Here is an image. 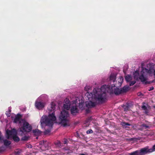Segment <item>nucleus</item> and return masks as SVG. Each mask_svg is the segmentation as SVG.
Returning <instances> with one entry per match:
<instances>
[{"label": "nucleus", "instance_id": "f257e3e1", "mask_svg": "<svg viewBox=\"0 0 155 155\" xmlns=\"http://www.w3.org/2000/svg\"><path fill=\"white\" fill-rule=\"evenodd\" d=\"M106 92L112 93V90H109L105 85H103L101 88H94L93 90V92H87L85 94V96L88 100L86 102L87 107L89 108L95 107L96 104L95 101L104 102L106 99Z\"/></svg>", "mask_w": 155, "mask_h": 155}, {"label": "nucleus", "instance_id": "f03ea898", "mask_svg": "<svg viewBox=\"0 0 155 155\" xmlns=\"http://www.w3.org/2000/svg\"><path fill=\"white\" fill-rule=\"evenodd\" d=\"M55 104L52 102L48 107V110L49 112L52 111V113L49 114L48 116L46 115L43 116L41 118L40 123L42 128L44 127L45 125L46 126H49L50 128L52 127L53 121L56 120L54 111L55 109Z\"/></svg>", "mask_w": 155, "mask_h": 155}, {"label": "nucleus", "instance_id": "7ed1b4c3", "mask_svg": "<svg viewBox=\"0 0 155 155\" xmlns=\"http://www.w3.org/2000/svg\"><path fill=\"white\" fill-rule=\"evenodd\" d=\"M154 66L152 64H149L147 65L146 67L142 68L141 74L139 76V78L141 81L145 84H150V83L146 81V78L144 75L147 74H151L153 72Z\"/></svg>", "mask_w": 155, "mask_h": 155}, {"label": "nucleus", "instance_id": "20e7f679", "mask_svg": "<svg viewBox=\"0 0 155 155\" xmlns=\"http://www.w3.org/2000/svg\"><path fill=\"white\" fill-rule=\"evenodd\" d=\"M69 116V113L67 111L63 110L61 112L59 117V120L64 127L69 126L68 123V120L67 119Z\"/></svg>", "mask_w": 155, "mask_h": 155}, {"label": "nucleus", "instance_id": "39448f33", "mask_svg": "<svg viewBox=\"0 0 155 155\" xmlns=\"http://www.w3.org/2000/svg\"><path fill=\"white\" fill-rule=\"evenodd\" d=\"M22 124V126L20 128V131L24 132H29L31 130L32 127L28 122L24 121Z\"/></svg>", "mask_w": 155, "mask_h": 155}, {"label": "nucleus", "instance_id": "423d86ee", "mask_svg": "<svg viewBox=\"0 0 155 155\" xmlns=\"http://www.w3.org/2000/svg\"><path fill=\"white\" fill-rule=\"evenodd\" d=\"M138 150L139 155H145L147 153L152 152V150L149 148L147 147L142 148L140 150Z\"/></svg>", "mask_w": 155, "mask_h": 155}, {"label": "nucleus", "instance_id": "0eeeda50", "mask_svg": "<svg viewBox=\"0 0 155 155\" xmlns=\"http://www.w3.org/2000/svg\"><path fill=\"white\" fill-rule=\"evenodd\" d=\"M106 85V84H105ZM107 86L108 87V88H109V90H112V92L111 93H109L110 94H112L114 93L115 94L118 95L119 94H122V90L121 89H119V88H115L114 89V91L113 90V88L114 87V85L113 86V84L111 86L110 85H107Z\"/></svg>", "mask_w": 155, "mask_h": 155}, {"label": "nucleus", "instance_id": "6e6552de", "mask_svg": "<svg viewBox=\"0 0 155 155\" xmlns=\"http://www.w3.org/2000/svg\"><path fill=\"white\" fill-rule=\"evenodd\" d=\"M21 115L19 114H18L14 120V122L15 123L19 122L20 125L21 126L25 121L23 119H21Z\"/></svg>", "mask_w": 155, "mask_h": 155}, {"label": "nucleus", "instance_id": "1a4fd4ad", "mask_svg": "<svg viewBox=\"0 0 155 155\" xmlns=\"http://www.w3.org/2000/svg\"><path fill=\"white\" fill-rule=\"evenodd\" d=\"M123 78L121 76L118 79V83H117V82H115V83L114 84V87H118L121 86L123 82Z\"/></svg>", "mask_w": 155, "mask_h": 155}, {"label": "nucleus", "instance_id": "9d476101", "mask_svg": "<svg viewBox=\"0 0 155 155\" xmlns=\"http://www.w3.org/2000/svg\"><path fill=\"white\" fill-rule=\"evenodd\" d=\"M78 110L76 105L71 106V114L73 115H75L78 112Z\"/></svg>", "mask_w": 155, "mask_h": 155}, {"label": "nucleus", "instance_id": "9b49d317", "mask_svg": "<svg viewBox=\"0 0 155 155\" xmlns=\"http://www.w3.org/2000/svg\"><path fill=\"white\" fill-rule=\"evenodd\" d=\"M70 102L68 99H66V101L64 102L63 107L64 109H66L67 110H69L70 108Z\"/></svg>", "mask_w": 155, "mask_h": 155}, {"label": "nucleus", "instance_id": "f8f14e48", "mask_svg": "<svg viewBox=\"0 0 155 155\" xmlns=\"http://www.w3.org/2000/svg\"><path fill=\"white\" fill-rule=\"evenodd\" d=\"M35 106L39 109H41L44 107V105L42 103L38 102H36Z\"/></svg>", "mask_w": 155, "mask_h": 155}, {"label": "nucleus", "instance_id": "ddd939ff", "mask_svg": "<svg viewBox=\"0 0 155 155\" xmlns=\"http://www.w3.org/2000/svg\"><path fill=\"white\" fill-rule=\"evenodd\" d=\"M2 143H3L4 145L6 147H8L10 145V141L4 138L2 140Z\"/></svg>", "mask_w": 155, "mask_h": 155}, {"label": "nucleus", "instance_id": "4468645a", "mask_svg": "<svg viewBox=\"0 0 155 155\" xmlns=\"http://www.w3.org/2000/svg\"><path fill=\"white\" fill-rule=\"evenodd\" d=\"M23 152L22 150L19 149H17L13 153L15 155H21V153Z\"/></svg>", "mask_w": 155, "mask_h": 155}, {"label": "nucleus", "instance_id": "2eb2a0df", "mask_svg": "<svg viewBox=\"0 0 155 155\" xmlns=\"http://www.w3.org/2000/svg\"><path fill=\"white\" fill-rule=\"evenodd\" d=\"M116 76L114 74H111L110 76L109 79L110 81H112L114 83L115 82H117L115 81Z\"/></svg>", "mask_w": 155, "mask_h": 155}, {"label": "nucleus", "instance_id": "dca6fc26", "mask_svg": "<svg viewBox=\"0 0 155 155\" xmlns=\"http://www.w3.org/2000/svg\"><path fill=\"white\" fill-rule=\"evenodd\" d=\"M17 134V132L15 129L14 128L10 130V138L11 137V136L16 135Z\"/></svg>", "mask_w": 155, "mask_h": 155}, {"label": "nucleus", "instance_id": "f3484780", "mask_svg": "<svg viewBox=\"0 0 155 155\" xmlns=\"http://www.w3.org/2000/svg\"><path fill=\"white\" fill-rule=\"evenodd\" d=\"M36 135H39L41 134V132L38 129L33 130L32 131Z\"/></svg>", "mask_w": 155, "mask_h": 155}, {"label": "nucleus", "instance_id": "a211bd4d", "mask_svg": "<svg viewBox=\"0 0 155 155\" xmlns=\"http://www.w3.org/2000/svg\"><path fill=\"white\" fill-rule=\"evenodd\" d=\"M121 125L123 127L125 128H127V126H130L131 125V124L129 123L125 122H121Z\"/></svg>", "mask_w": 155, "mask_h": 155}, {"label": "nucleus", "instance_id": "6ab92c4d", "mask_svg": "<svg viewBox=\"0 0 155 155\" xmlns=\"http://www.w3.org/2000/svg\"><path fill=\"white\" fill-rule=\"evenodd\" d=\"M121 106L124 107V111H127L129 109V105L128 104H126L125 105H122Z\"/></svg>", "mask_w": 155, "mask_h": 155}, {"label": "nucleus", "instance_id": "aec40b11", "mask_svg": "<svg viewBox=\"0 0 155 155\" xmlns=\"http://www.w3.org/2000/svg\"><path fill=\"white\" fill-rule=\"evenodd\" d=\"M128 86H124L122 89H121L122 93L127 92L128 91Z\"/></svg>", "mask_w": 155, "mask_h": 155}, {"label": "nucleus", "instance_id": "412c9836", "mask_svg": "<svg viewBox=\"0 0 155 155\" xmlns=\"http://www.w3.org/2000/svg\"><path fill=\"white\" fill-rule=\"evenodd\" d=\"M5 137L8 139H10V130L7 129L6 131V134L5 136Z\"/></svg>", "mask_w": 155, "mask_h": 155}, {"label": "nucleus", "instance_id": "4be33fe9", "mask_svg": "<svg viewBox=\"0 0 155 155\" xmlns=\"http://www.w3.org/2000/svg\"><path fill=\"white\" fill-rule=\"evenodd\" d=\"M12 137V138L14 140L15 142H18L20 140V139L17 136V135L13 136Z\"/></svg>", "mask_w": 155, "mask_h": 155}, {"label": "nucleus", "instance_id": "5701e85b", "mask_svg": "<svg viewBox=\"0 0 155 155\" xmlns=\"http://www.w3.org/2000/svg\"><path fill=\"white\" fill-rule=\"evenodd\" d=\"M139 75V72L138 71H136L134 74V78H137Z\"/></svg>", "mask_w": 155, "mask_h": 155}, {"label": "nucleus", "instance_id": "b1692460", "mask_svg": "<svg viewBox=\"0 0 155 155\" xmlns=\"http://www.w3.org/2000/svg\"><path fill=\"white\" fill-rule=\"evenodd\" d=\"M125 79L127 82H130L131 80V77L129 75L125 76Z\"/></svg>", "mask_w": 155, "mask_h": 155}, {"label": "nucleus", "instance_id": "393cba45", "mask_svg": "<svg viewBox=\"0 0 155 155\" xmlns=\"http://www.w3.org/2000/svg\"><path fill=\"white\" fill-rule=\"evenodd\" d=\"M129 155H139V154L137 150L130 153Z\"/></svg>", "mask_w": 155, "mask_h": 155}, {"label": "nucleus", "instance_id": "a878e982", "mask_svg": "<svg viewBox=\"0 0 155 155\" xmlns=\"http://www.w3.org/2000/svg\"><path fill=\"white\" fill-rule=\"evenodd\" d=\"M54 144L58 147H60L61 146L60 142L58 140H57V141H55L54 142Z\"/></svg>", "mask_w": 155, "mask_h": 155}, {"label": "nucleus", "instance_id": "bb28decb", "mask_svg": "<svg viewBox=\"0 0 155 155\" xmlns=\"http://www.w3.org/2000/svg\"><path fill=\"white\" fill-rule=\"evenodd\" d=\"M51 132V128L45 129L44 132V134L46 135L48 134Z\"/></svg>", "mask_w": 155, "mask_h": 155}, {"label": "nucleus", "instance_id": "cd10ccee", "mask_svg": "<svg viewBox=\"0 0 155 155\" xmlns=\"http://www.w3.org/2000/svg\"><path fill=\"white\" fill-rule=\"evenodd\" d=\"M136 83V81H130V86H132L135 83Z\"/></svg>", "mask_w": 155, "mask_h": 155}, {"label": "nucleus", "instance_id": "c85d7f7f", "mask_svg": "<svg viewBox=\"0 0 155 155\" xmlns=\"http://www.w3.org/2000/svg\"><path fill=\"white\" fill-rule=\"evenodd\" d=\"M45 147V146L42 145L40 148V149L42 151H45L46 150L48 149V147H45V149H43V148Z\"/></svg>", "mask_w": 155, "mask_h": 155}, {"label": "nucleus", "instance_id": "c756f323", "mask_svg": "<svg viewBox=\"0 0 155 155\" xmlns=\"http://www.w3.org/2000/svg\"><path fill=\"white\" fill-rule=\"evenodd\" d=\"M93 131L91 129H89L87 131L86 133L87 134H90L92 133Z\"/></svg>", "mask_w": 155, "mask_h": 155}, {"label": "nucleus", "instance_id": "7c9ffc66", "mask_svg": "<svg viewBox=\"0 0 155 155\" xmlns=\"http://www.w3.org/2000/svg\"><path fill=\"white\" fill-rule=\"evenodd\" d=\"M28 139V138L26 136H25L22 138V139L23 140H27Z\"/></svg>", "mask_w": 155, "mask_h": 155}, {"label": "nucleus", "instance_id": "2f4dec72", "mask_svg": "<svg viewBox=\"0 0 155 155\" xmlns=\"http://www.w3.org/2000/svg\"><path fill=\"white\" fill-rule=\"evenodd\" d=\"M141 108L143 110H147V108L146 106L145 105H143L141 107Z\"/></svg>", "mask_w": 155, "mask_h": 155}, {"label": "nucleus", "instance_id": "473e14b6", "mask_svg": "<svg viewBox=\"0 0 155 155\" xmlns=\"http://www.w3.org/2000/svg\"><path fill=\"white\" fill-rule=\"evenodd\" d=\"M6 114L7 115V116L8 117H10V109L8 108V111L7 113H6Z\"/></svg>", "mask_w": 155, "mask_h": 155}, {"label": "nucleus", "instance_id": "72a5a7b5", "mask_svg": "<svg viewBox=\"0 0 155 155\" xmlns=\"http://www.w3.org/2000/svg\"><path fill=\"white\" fill-rule=\"evenodd\" d=\"M150 149H151L152 150V152L155 151V144L153 146L152 148H150Z\"/></svg>", "mask_w": 155, "mask_h": 155}, {"label": "nucleus", "instance_id": "f704fd0d", "mask_svg": "<svg viewBox=\"0 0 155 155\" xmlns=\"http://www.w3.org/2000/svg\"><path fill=\"white\" fill-rule=\"evenodd\" d=\"M154 87L153 86L150 87L149 89L148 90L149 91H150L154 89Z\"/></svg>", "mask_w": 155, "mask_h": 155}, {"label": "nucleus", "instance_id": "c9c22d12", "mask_svg": "<svg viewBox=\"0 0 155 155\" xmlns=\"http://www.w3.org/2000/svg\"><path fill=\"white\" fill-rule=\"evenodd\" d=\"M4 138L3 137H2L1 136V133L0 132V142H2V140Z\"/></svg>", "mask_w": 155, "mask_h": 155}, {"label": "nucleus", "instance_id": "e433bc0d", "mask_svg": "<svg viewBox=\"0 0 155 155\" xmlns=\"http://www.w3.org/2000/svg\"><path fill=\"white\" fill-rule=\"evenodd\" d=\"M143 127H145L146 128H148L149 127V126H148V125H147L145 124H143Z\"/></svg>", "mask_w": 155, "mask_h": 155}, {"label": "nucleus", "instance_id": "4c0bfd02", "mask_svg": "<svg viewBox=\"0 0 155 155\" xmlns=\"http://www.w3.org/2000/svg\"><path fill=\"white\" fill-rule=\"evenodd\" d=\"M75 136L77 137H80V135L77 131L76 132V134Z\"/></svg>", "mask_w": 155, "mask_h": 155}, {"label": "nucleus", "instance_id": "58836bf2", "mask_svg": "<svg viewBox=\"0 0 155 155\" xmlns=\"http://www.w3.org/2000/svg\"><path fill=\"white\" fill-rule=\"evenodd\" d=\"M68 140L67 139H65L64 141V144H67V143Z\"/></svg>", "mask_w": 155, "mask_h": 155}, {"label": "nucleus", "instance_id": "ea45409f", "mask_svg": "<svg viewBox=\"0 0 155 155\" xmlns=\"http://www.w3.org/2000/svg\"><path fill=\"white\" fill-rule=\"evenodd\" d=\"M3 148V147H0V150H1V151L4 150V149Z\"/></svg>", "mask_w": 155, "mask_h": 155}, {"label": "nucleus", "instance_id": "a19ab883", "mask_svg": "<svg viewBox=\"0 0 155 155\" xmlns=\"http://www.w3.org/2000/svg\"><path fill=\"white\" fill-rule=\"evenodd\" d=\"M145 110V114H147L148 112V110Z\"/></svg>", "mask_w": 155, "mask_h": 155}, {"label": "nucleus", "instance_id": "79ce46f5", "mask_svg": "<svg viewBox=\"0 0 155 155\" xmlns=\"http://www.w3.org/2000/svg\"><path fill=\"white\" fill-rule=\"evenodd\" d=\"M87 89H89V88H88V87H87V86H86V87H85V88H84V90H86V91H87Z\"/></svg>", "mask_w": 155, "mask_h": 155}, {"label": "nucleus", "instance_id": "37998d69", "mask_svg": "<svg viewBox=\"0 0 155 155\" xmlns=\"http://www.w3.org/2000/svg\"><path fill=\"white\" fill-rule=\"evenodd\" d=\"M28 147H30V148H31L32 147V146L31 145H29L28 146Z\"/></svg>", "mask_w": 155, "mask_h": 155}, {"label": "nucleus", "instance_id": "c03bdc74", "mask_svg": "<svg viewBox=\"0 0 155 155\" xmlns=\"http://www.w3.org/2000/svg\"><path fill=\"white\" fill-rule=\"evenodd\" d=\"M130 140H133V138H131L130 139Z\"/></svg>", "mask_w": 155, "mask_h": 155}, {"label": "nucleus", "instance_id": "a18cd8bd", "mask_svg": "<svg viewBox=\"0 0 155 155\" xmlns=\"http://www.w3.org/2000/svg\"><path fill=\"white\" fill-rule=\"evenodd\" d=\"M86 111L87 112H88L89 110H86Z\"/></svg>", "mask_w": 155, "mask_h": 155}, {"label": "nucleus", "instance_id": "49530a36", "mask_svg": "<svg viewBox=\"0 0 155 155\" xmlns=\"http://www.w3.org/2000/svg\"><path fill=\"white\" fill-rule=\"evenodd\" d=\"M154 108H155V106H154Z\"/></svg>", "mask_w": 155, "mask_h": 155}, {"label": "nucleus", "instance_id": "de8ad7c7", "mask_svg": "<svg viewBox=\"0 0 155 155\" xmlns=\"http://www.w3.org/2000/svg\"><path fill=\"white\" fill-rule=\"evenodd\" d=\"M38 137H36V139H38Z\"/></svg>", "mask_w": 155, "mask_h": 155}, {"label": "nucleus", "instance_id": "09e8293b", "mask_svg": "<svg viewBox=\"0 0 155 155\" xmlns=\"http://www.w3.org/2000/svg\"><path fill=\"white\" fill-rule=\"evenodd\" d=\"M47 155H49V154H47Z\"/></svg>", "mask_w": 155, "mask_h": 155}]
</instances>
